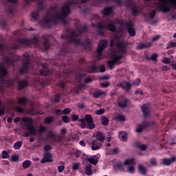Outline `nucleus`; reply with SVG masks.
<instances>
[{
  "instance_id": "cd10ccee",
  "label": "nucleus",
  "mask_w": 176,
  "mask_h": 176,
  "mask_svg": "<svg viewBox=\"0 0 176 176\" xmlns=\"http://www.w3.org/2000/svg\"><path fill=\"white\" fill-rule=\"evenodd\" d=\"M123 58V54H120V55H118L116 54H114L112 57V60L114 61L116 64H117L118 61L120 60H122Z\"/></svg>"
},
{
  "instance_id": "412c9836",
  "label": "nucleus",
  "mask_w": 176,
  "mask_h": 176,
  "mask_svg": "<svg viewBox=\"0 0 176 176\" xmlns=\"http://www.w3.org/2000/svg\"><path fill=\"white\" fill-rule=\"evenodd\" d=\"M18 90H23L25 87H28V81L27 80H21L18 82Z\"/></svg>"
},
{
  "instance_id": "4be33fe9",
  "label": "nucleus",
  "mask_w": 176,
  "mask_h": 176,
  "mask_svg": "<svg viewBox=\"0 0 176 176\" xmlns=\"http://www.w3.org/2000/svg\"><path fill=\"white\" fill-rule=\"evenodd\" d=\"M92 96L94 98H100V97H102V96H107V91H101L100 89H98V90L94 91L92 94Z\"/></svg>"
},
{
  "instance_id": "9b49d317",
  "label": "nucleus",
  "mask_w": 176,
  "mask_h": 176,
  "mask_svg": "<svg viewBox=\"0 0 176 176\" xmlns=\"http://www.w3.org/2000/svg\"><path fill=\"white\" fill-rule=\"evenodd\" d=\"M85 123L87 124V129L89 130H93L96 129V124H94V120L90 114L85 115Z\"/></svg>"
},
{
  "instance_id": "7c9ffc66",
  "label": "nucleus",
  "mask_w": 176,
  "mask_h": 176,
  "mask_svg": "<svg viewBox=\"0 0 176 176\" xmlns=\"http://www.w3.org/2000/svg\"><path fill=\"white\" fill-rule=\"evenodd\" d=\"M53 122H54V117H53L52 116L46 117L44 119L45 124H51V123H53Z\"/></svg>"
},
{
  "instance_id": "dca6fc26",
  "label": "nucleus",
  "mask_w": 176,
  "mask_h": 176,
  "mask_svg": "<svg viewBox=\"0 0 176 176\" xmlns=\"http://www.w3.org/2000/svg\"><path fill=\"white\" fill-rule=\"evenodd\" d=\"M53 162V155L49 152L45 153L43 157L42 158L41 163L45 164V163Z\"/></svg>"
},
{
  "instance_id": "864d4df0",
  "label": "nucleus",
  "mask_w": 176,
  "mask_h": 176,
  "mask_svg": "<svg viewBox=\"0 0 176 176\" xmlns=\"http://www.w3.org/2000/svg\"><path fill=\"white\" fill-rule=\"evenodd\" d=\"M82 155V151L77 150L74 152V156L75 157H77V159H79Z\"/></svg>"
},
{
  "instance_id": "c756f323",
  "label": "nucleus",
  "mask_w": 176,
  "mask_h": 176,
  "mask_svg": "<svg viewBox=\"0 0 176 176\" xmlns=\"http://www.w3.org/2000/svg\"><path fill=\"white\" fill-rule=\"evenodd\" d=\"M87 162H89L91 164H94L96 166L97 163H98V160L96 158V157H89L87 158Z\"/></svg>"
},
{
  "instance_id": "09e8293b",
  "label": "nucleus",
  "mask_w": 176,
  "mask_h": 176,
  "mask_svg": "<svg viewBox=\"0 0 176 176\" xmlns=\"http://www.w3.org/2000/svg\"><path fill=\"white\" fill-rule=\"evenodd\" d=\"M79 3V0H72L70 2L65 5V6H69V8L72 5H78Z\"/></svg>"
},
{
  "instance_id": "5701e85b",
  "label": "nucleus",
  "mask_w": 176,
  "mask_h": 176,
  "mask_svg": "<svg viewBox=\"0 0 176 176\" xmlns=\"http://www.w3.org/2000/svg\"><path fill=\"white\" fill-rule=\"evenodd\" d=\"M131 83L127 82L125 81L124 82H121L120 84V87H122L125 91H129V90H131Z\"/></svg>"
},
{
  "instance_id": "0e129e2a",
  "label": "nucleus",
  "mask_w": 176,
  "mask_h": 176,
  "mask_svg": "<svg viewBox=\"0 0 176 176\" xmlns=\"http://www.w3.org/2000/svg\"><path fill=\"white\" fill-rule=\"evenodd\" d=\"M135 170V168H134L133 166H131L128 168V171L129 173H130L131 174H134V171Z\"/></svg>"
},
{
  "instance_id": "aec40b11",
  "label": "nucleus",
  "mask_w": 176,
  "mask_h": 176,
  "mask_svg": "<svg viewBox=\"0 0 176 176\" xmlns=\"http://www.w3.org/2000/svg\"><path fill=\"white\" fill-rule=\"evenodd\" d=\"M175 160V157H172L170 158H164L162 160L161 164H163V166H171V164L174 163Z\"/></svg>"
},
{
  "instance_id": "a18cd8bd",
  "label": "nucleus",
  "mask_w": 176,
  "mask_h": 176,
  "mask_svg": "<svg viewBox=\"0 0 176 176\" xmlns=\"http://www.w3.org/2000/svg\"><path fill=\"white\" fill-rule=\"evenodd\" d=\"M61 119L64 123H69L71 122V118L68 116H63L61 117Z\"/></svg>"
},
{
  "instance_id": "5fc2aeb1",
  "label": "nucleus",
  "mask_w": 176,
  "mask_h": 176,
  "mask_svg": "<svg viewBox=\"0 0 176 176\" xmlns=\"http://www.w3.org/2000/svg\"><path fill=\"white\" fill-rule=\"evenodd\" d=\"M148 16L151 19H153L155 17H156V11L153 10L149 14Z\"/></svg>"
},
{
  "instance_id": "4468645a",
  "label": "nucleus",
  "mask_w": 176,
  "mask_h": 176,
  "mask_svg": "<svg viewBox=\"0 0 176 176\" xmlns=\"http://www.w3.org/2000/svg\"><path fill=\"white\" fill-rule=\"evenodd\" d=\"M155 124V122H146L144 121L142 122V124L138 125V126L136 129L137 133H142L144 131V129L146 127H151V126H153Z\"/></svg>"
},
{
  "instance_id": "3c124183",
  "label": "nucleus",
  "mask_w": 176,
  "mask_h": 176,
  "mask_svg": "<svg viewBox=\"0 0 176 176\" xmlns=\"http://www.w3.org/2000/svg\"><path fill=\"white\" fill-rule=\"evenodd\" d=\"M71 113V110L69 108H65L62 111V115H69Z\"/></svg>"
},
{
  "instance_id": "423d86ee",
  "label": "nucleus",
  "mask_w": 176,
  "mask_h": 176,
  "mask_svg": "<svg viewBox=\"0 0 176 176\" xmlns=\"http://www.w3.org/2000/svg\"><path fill=\"white\" fill-rule=\"evenodd\" d=\"M104 141H105V135L102 131H98L96 133V139L91 143L92 151H98L102 146Z\"/></svg>"
},
{
  "instance_id": "2eb2a0df",
  "label": "nucleus",
  "mask_w": 176,
  "mask_h": 176,
  "mask_svg": "<svg viewBox=\"0 0 176 176\" xmlns=\"http://www.w3.org/2000/svg\"><path fill=\"white\" fill-rule=\"evenodd\" d=\"M127 6L129 7V9H131V14L134 17H135L137 14L140 13V10H138V8H137V6L134 5V2L129 1L127 3Z\"/></svg>"
},
{
  "instance_id": "a878e982",
  "label": "nucleus",
  "mask_w": 176,
  "mask_h": 176,
  "mask_svg": "<svg viewBox=\"0 0 176 176\" xmlns=\"http://www.w3.org/2000/svg\"><path fill=\"white\" fill-rule=\"evenodd\" d=\"M91 74H97L100 72V67H98L97 64L93 63L89 67Z\"/></svg>"
},
{
  "instance_id": "680f3d73",
  "label": "nucleus",
  "mask_w": 176,
  "mask_h": 176,
  "mask_svg": "<svg viewBox=\"0 0 176 176\" xmlns=\"http://www.w3.org/2000/svg\"><path fill=\"white\" fill-rule=\"evenodd\" d=\"M105 112V109L102 108L96 111V115H102Z\"/></svg>"
},
{
  "instance_id": "393cba45",
  "label": "nucleus",
  "mask_w": 176,
  "mask_h": 176,
  "mask_svg": "<svg viewBox=\"0 0 176 176\" xmlns=\"http://www.w3.org/2000/svg\"><path fill=\"white\" fill-rule=\"evenodd\" d=\"M113 12L112 7H105L102 11L103 16H108Z\"/></svg>"
},
{
  "instance_id": "1a4fd4ad",
  "label": "nucleus",
  "mask_w": 176,
  "mask_h": 176,
  "mask_svg": "<svg viewBox=\"0 0 176 176\" xmlns=\"http://www.w3.org/2000/svg\"><path fill=\"white\" fill-rule=\"evenodd\" d=\"M30 58V54H23V61L22 63V66L19 70V74H27V72H28V69H30V67H31Z\"/></svg>"
},
{
  "instance_id": "ea45409f",
  "label": "nucleus",
  "mask_w": 176,
  "mask_h": 176,
  "mask_svg": "<svg viewBox=\"0 0 176 176\" xmlns=\"http://www.w3.org/2000/svg\"><path fill=\"white\" fill-rule=\"evenodd\" d=\"M130 164H135V162H134V159L133 158L127 159L124 162V166H130Z\"/></svg>"
},
{
  "instance_id": "a211bd4d",
  "label": "nucleus",
  "mask_w": 176,
  "mask_h": 176,
  "mask_svg": "<svg viewBox=\"0 0 176 176\" xmlns=\"http://www.w3.org/2000/svg\"><path fill=\"white\" fill-rule=\"evenodd\" d=\"M43 69H41L39 72L40 76H50L52 75V71L47 69V66L46 65H43Z\"/></svg>"
},
{
  "instance_id": "8fccbe9b",
  "label": "nucleus",
  "mask_w": 176,
  "mask_h": 176,
  "mask_svg": "<svg viewBox=\"0 0 176 176\" xmlns=\"http://www.w3.org/2000/svg\"><path fill=\"white\" fill-rule=\"evenodd\" d=\"M52 146L49 144H45L43 146V151H45V152L46 153L49 152L50 151H52Z\"/></svg>"
},
{
  "instance_id": "ddd939ff",
  "label": "nucleus",
  "mask_w": 176,
  "mask_h": 176,
  "mask_svg": "<svg viewBox=\"0 0 176 176\" xmlns=\"http://www.w3.org/2000/svg\"><path fill=\"white\" fill-rule=\"evenodd\" d=\"M108 46V41L107 40H101L98 44V49L96 50V52L98 54V56H102V52L104 51V49H105Z\"/></svg>"
},
{
  "instance_id": "c03bdc74",
  "label": "nucleus",
  "mask_w": 176,
  "mask_h": 176,
  "mask_svg": "<svg viewBox=\"0 0 176 176\" xmlns=\"http://www.w3.org/2000/svg\"><path fill=\"white\" fill-rule=\"evenodd\" d=\"M115 167H116V168H117L120 171H123V170H124V168H123V164H122V162H117L115 165Z\"/></svg>"
},
{
  "instance_id": "f03ea898",
  "label": "nucleus",
  "mask_w": 176,
  "mask_h": 176,
  "mask_svg": "<svg viewBox=\"0 0 176 176\" xmlns=\"http://www.w3.org/2000/svg\"><path fill=\"white\" fill-rule=\"evenodd\" d=\"M14 36H15L16 40L15 41V43L12 45V47L13 49H20L22 46V45H26L27 46H30L31 43L34 45V46H38L41 50H43V52H47L49 50V48L50 47V41H49V38L46 35H43L42 36L43 40V44L41 46L39 45V39L38 37H33L32 41H30L27 38H20L19 36H21L20 34V31L16 30L13 32Z\"/></svg>"
},
{
  "instance_id": "de8ad7c7",
  "label": "nucleus",
  "mask_w": 176,
  "mask_h": 176,
  "mask_svg": "<svg viewBox=\"0 0 176 176\" xmlns=\"http://www.w3.org/2000/svg\"><path fill=\"white\" fill-rule=\"evenodd\" d=\"M107 64H108V66L109 67L110 69H113V67H115V64H116V63H115L114 60H113L111 59V60L107 61Z\"/></svg>"
},
{
  "instance_id": "e433bc0d",
  "label": "nucleus",
  "mask_w": 176,
  "mask_h": 176,
  "mask_svg": "<svg viewBox=\"0 0 176 176\" xmlns=\"http://www.w3.org/2000/svg\"><path fill=\"white\" fill-rule=\"evenodd\" d=\"M78 122H80L81 129H86L87 128L86 116H85V119H80V120H78Z\"/></svg>"
},
{
  "instance_id": "bf43d9fd",
  "label": "nucleus",
  "mask_w": 176,
  "mask_h": 176,
  "mask_svg": "<svg viewBox=\"0 0 176 176\" xmlns=\"http://www.w3.org/2000/svg\"><path fill=\"white\" fill-rule=\"evenodd\" d=\"M132 83L134 86H139V85L141 83V80L140 78H138L133 80Z\"/></svg>"
},
{
  "instance_id": "9d476101",
  "label": "nucleus",
  "mask_w": 176,
  "mask_h": 176,
  "mask_svg": "<svg viewBox=\"0 0 176 176\" xmlns=\"http://www.w3.org/2000/svg\"><path fill=\"white\" fill-rule=\"evenodd\" d=\"M158 3H156L157 9L159 12L163 13H167L171 10L170 6H168V2L167 0H158Z\"/></svg>"
},
{
  "instance_id": "b1692460",
  "label": "nucleus",
  "mask_w": 176,
  "mask_h": 176,
  "mask_svg": "<svg viewBox=\"0 0 176 176\" xmlns=\"http://www.w3.org/2000/svg\"><path fill=\"white\" fill-rule=\"evenodd\" d=\"M2 60L6 65H14V60L10 58L8 56L3 57Z\"/></svg>"
},
{
  "instance_id": "c85d7f7f",
  "label": "nucleus",
  "mask_w": 176,
  "mask_h": 176,
  "mask_svg": "<svg viewBox=\"0 0 176 176\" xmlns=\"http://www.w3.org/2000/svg\"><path fill=\"white\" fill-rule=\"evenodd\" d=\"M88 30L89 29L87 28V25H84L80 29L77 30L76 34H78V36L82 35V34H85V33L87 32Z\"/></svg>"
},
{
  "instance_id": "f257e3e1",
  "label": "nucleus",
  "mask_w": 176,
  "mask_h": 176,
  "mask_svg": "<svg viewBox=\"0 0 176 176\" xmlns=\"http://www.w3.org/2000/svg\"><path fill=\"white\" fill-rule=\"evenodd\" d=\"M58 7L54 6L50 8V12L47 13L43 18V20L40 21L39 24L41 25H48L51 27L52 24H57L58 20H61L63 24H68V21L65 19V17L69 16L71 13V8L68 6H62V14L57 13L54 14L56 10Z\"/></svg>"
},
{
  "instance_id": "72a5a7b5",
  "label": "nucleus",
  "mask_w": 176,
  "mask_h": 176,
  "mask_svg": "<svg viewBox=\"0 0 176 176\" xmlns=\"http://www.w3.org/2000/svg\"><path fill=\"white\" fill-rule=\"evenodd\" d=\"M138 170L142 175H146V168L142 165L138 166Z\"/></svg>"
},
{
  "instance_id": "2f4dec72",
  "label": "nucleus",
  "mask_w": 176,
  "mask_h": 176,
  "mask_svg": "<svg viewBox=\"0 0 176 176\" xmlns=\"http://www.w3.org/2000/svg\"><path fill=\"white\" fill-rule=\"evenodd\" d=\"M127 98H124L122 102L118 103V106L120 108H127Z\"/></svg>"
},
{
  "instance_id": "a19ab883",
  "label": "nucleus",
  "mask_w": 176,
  "mask_h": 176,
  "mask_svg": "<svg viewBox=\"0 0 176 176\" xmlns=\"http://www.w3.org/2000/svg\"><path fill=\"white\" fill-rule=\"evenodd\" d=\"M60 100H61V95H60V94H57L52 98V102L58 103V102H60Z\"/></svg>"
},
{
  "instance_id": "49530a36",
  "label": "nucleus",
  "mask_w": 176,
  "mask_h": 176,
  "mask_svg": "<svg viewBox=\"0 0 176 176\" xmlns=\"http://www.w3.org/2000/svg\"><path fill=\"white\" fill-rule=\"evenodd\" d=\"M148 47H149V45L146 43H140L138 46V49H139V50H142V49H146Z\"/></svg>"
},
{
  "instance_id": "e2e57ef3",
  "label": "nucleus",
  "mask_w": 176,
  "mask_h": 176,
  "mask_svg": "<svg viewBox=\"0 0 176 176\" xmlns=\"http://www.w3.org/2000/svg\"><path fill=\"white\" fill-rule=\"evenodd\" d=\"M72 170H79V163L76 162L73 164Z\"/></svg>"
},
{
  "instance_id": "f704fd0d",
  "label": "nucleus",
  "mask_w": 176,
  "mask_h": 176,
  "mask_svg": "<svg viewBox=\"0 0 176 176\" xmlns=\"http://www.w3.org/2000/svg\"><path fill=\"white\" fill-rule=\"evenodd\" d=\"M32 162L30 160H26L22 163V167L23 168H30L31 166Z\"/></svg>"
},
{
  "instance_id": "338daca9",
  "label": "nucleus",
  "mask_w": 176,
  "mask_h": 176,
  "mask_svg": "<svg viewBox=\"0 0 176 176\" xmlns=\"http://www.w3.org/2000/svg\"><path fill=\"white\" fill-rule=\"evenodd\" d=\"M11 162H19V156H17V155H12L11 157Z\"/></svg>"
},
{
  "instance_id": "7ed1b4c3",
  "label": "nucleus",
  "mask_w": 176,
  "mask_h": 176,
  "mask_svg": "<svg viewBox=\"0 0 176 176\" xmlns=\"http://www.w3.org/2000/svg\"><path fill=\"white\" fill-rule=\"evenodd\" d=\"M68 32V35H63L62 38L63 39H66V47L61 48L59 51V54L60 56H67L68 53L69 52V49H68V45L69 43H76V45H81V46H90L91 43L90 41L87 40L85 42H82L80 39L78 38V33L72 30L69 31V30H67Z\"/></svg>"
},
{
  "instance_id": "58836bf2",
  "label": "nucleus",
  "mask_w": 176,
  "mask_h": 176,
  "mask_svg": "<svg viewBox=\"0 0 176 176\" xmlns=\"http://www.w3.org/2000/svg\"><path fill=\"white\" fill-rule=\"evenodd\" d=\"M6 49V45L4 43H0V54L3 56V53H5V50Z\"/></svg>"
},
{
  "instance_id": "0eeeda50",
  "label": "nucleus",
  "mask_w": 176,
  "mask_h": 176,
  "mask_svg": "<svg viewBox=\"0 0 176 176\" xmlns=\"http://www.w3.org/2000/svg\"><path fill=\"white\" fill-rule=\"evenodd\" d=\"M117 23H118L120 27L127 30L128 33L130 36H135V29H134V23L130 21H126V19H119L117 21Z\"/></svg>"
},
{
  "instance_id": "6ab92c4d",
  "label": "nucleus",
  "mask_w": 176,
  "mask_h": 176,
  "mask_svg": "<svg viewBox=\"0 0 176 176\" xmlns=\"http://www.w3.org/2000/svg\"><path fill=\"white\" fill-rule=\"evenodd\" d=\"M118 48L119 52H120L121 54H126L127 53V48L126 47V44L123 41H120L117 43L116 45Z\"/></svg>"
},
{
  "instance_id": "052dcab7",
  "label": "nucleus",
  "mask_w": 176,
  "mask_h": 176,
  "mask_svg": "<svg viewBox=\"0 0 176 176\" xmlns=\"http://www.w3.org/2000/svg\"><path fill=\"white\" fill-rule=\"evenodd\" d=\"M157 57H158L157 54L154 53V54L151 56V60L152 61H157Z\"/></svg>"
},
{
  "instance_id": "6e6d98bb",
  "label": "nucleus",
  "mask_w": 176,
  "mask_h": 176,
  "mask_svg": "<svg viewBox=\"0 0 176 176\" xmlns=\"http://www.w3.org/2000/svg\"><path fill=\"white\" fill-rule=\"evenodd\" d=\"M117 119L118 120H120V122H124V120H126V117L123 115H118Z\"/></svg>"
},
{
  "instance_id": "69168bd1",
  "label": "nucleus",
  "mask_w": 176,
  "mask_h": 176,
  "mask_svg": "<svg viewBox=\"0 0 176 176\" xmlns=\"http://www.w3.org/2000/svg\"><path fill=\"white\" fill-rule=\"evenodd\" d=\"M162 63L164 64H170V63H171V61L170 60V58H168L167 57H164V59L162 60Z\"/></svg>"
},
{
  "instance_id": "bb28decb",
  "label": "nucleus",
  "mask_w": 176,
  "mask_h": 176,
  "mask_svg": "<svg viewBox=\"0 0 176 176\" xmlns=\"http://www.w3.org/2000/svg\"><path fill=\"white\" fill-rule=\"evenodd\" d=\"M18 102L20 105H23V107H27V104H28V98L26 97H21L18 99Z\"/></svg>"
},
{
  "instance_id": "6e6552de",
  "label": "nucleus",
  "mask_w": 176,
  "mask_h": 176,
  "mask_svg": "<svg viewBox=\"0 0 176 176\" xmlns=\"http://www.w3.org/2000/svg\"><path fill=\"white\" fill-rule=\"evenodd\" d=\"M8 74L6 67L0 64V75L1 76L0 79V90H2L3 87H6V86H10V83H13L11 80H5V76H8Z\"/></svg>"
},
{
  "instance_id": "79ce46f5",
  "label": "nucleus",
  "mask_w": 176,
  "mask_h": 176,
  "mask_svg": "<svg viewBox=\"0 0 176 176\" xmlns=\"http://www.w3.org/2000/svg\"><path fill=\"white\" fill-rule=\"evenodd\" d=\"M22 146H23V142L21 141H18L14 143L13 148L14 149L19 150L20 149V148H21Z\"/></svg>"
},
{
  "instance_id": "603ef678",
  "label": "nucleus",
  "mask_w": 176,
  "mask_h": 176,
  "mask_svg": "<svg viewBox=\"0 0 176 176\" xmlns=\"http://www.w3.org/2000/svg\"><path fill=\"white\" fill-rule=\"evenodd\" d=\"M1 156L3 159H8L9 158V153L6 151H3Z\"/></svg>"
},
{
  "instance_id": "f3484780",
  "label": "nucleus",
  "mask_w": 176,
  "mask_h": 176,
  "mask_svg": "<svg viewBox=\"0 0 176 176\" xmlns=\"http://www.w3.org/2000/svg\"><path fill=\"white\" fill-rule=\"evenodd\" d=\"M141 111L144 118L148 117L149 115V113L151 112V104L149 103L143 104L141 107Z\"/></svg>"
},
{
  "instance_id": "774afa93",
  "label": "nucleus",
  "mask_w": 176,
  "mask_h": 176,
  "mask_svg": "<svg viewBox=\"0 0 176 176\" xmlns=\"http://www.w3.org/2000/svg\"><path fill=\"white\" fill-rule=\"evenodd\" d=\"M0 27H2V28H6V21H0Z\"/></svg>"
},
{
  "instance_id": "473e14b6",
  "label": "nucleus",
  "mask_w": 176,
  "mask_h": 176,
  "mask_svg": "<svg viewBox=\"0 0 176 176\" xmlns=\"http://www.w3.org/2000/svg\"><path fill=\"white\" fill-rule=\"evenodd\" d=\"M118 137L121 141H127V133L126 132H120Z\"/></svg>"
},
{
  "instance_id": "f8f14e48",
  "label": "nucleus",
  "mask_w": 176,
  "mask_h": 176,
  "mask_svg": "<svg viewBox=\"0 0 176 176\" xmlns=\"http://www.w3.org/2000/svg\"><path fill=\"white\" fill-rule=\"evenodd\" d=\"M38 8L34 10L31 14V17L34 19V20H38V19H39V12H41V10H43L44 9L43 2H38Z\"/></svg>"
},
{
  "instance_id": "39448f33",
  "label": "nucleus",
  "mask_w": 176,
  "mask_h": 176,
  "mask_svg": "<svg viewBox=\"0 0 176 176\" xmlns=\"http://www.w3.org/2000/svg\"><path fill=\"white\" fill-rule=\"evenodd\" d=\"M96 28H97L98 34L100 36H102L104 34L103 30L111 31V32H116V23L111 19L106 21L104 24H102L101 22L97 23L96 24Z\"/></svg>"
},
{
  "instance_id": "4d7b16f0",
  "label": "nucleus",
  "mask_w": 176,
  "mask_h": 176,
  "mask_svg": "<svg viewBox=\"0 0 176 176\" xmlns=\"http://www.w3.org/2000/svg\"><path fill=\"white\" fill-rule=\"evenodd\" d=\"M58 86L61 87V89H65V83L63 80H59L58 82Z\"/></svg>"
},
{
  "instance_id": "37998d69",
  "label": "nucleus",
  "mask_w": 176,
  "mask_h": 176,
  "mask_svg": "<svg viewBox=\"0 0 176 176\" xmlns=\"http://www.w3.org/2000/svg\"><path fill=\"white\" fill-rule=\"evenodd\" d=\"M47 137L50 139H52V141H56L55 137H56V134H54V132H53V131H50L47 133Z\"/></svg>"
},
{
  "instance_id": "4c0bfd02",
  "label": "nucleus",
  "mask_w": 176,
  "mask_h": 176,
  "mask_svg": "<svg viewBox=\"0 0 176 176\" xmlns=\"http://www.w3.org/2000/svg\"><path fill=\"white\" fill-rule=\"evenodd\" d=\"M85 174L86 175H91L93 174V172H91V165L85 166Z\"/></svg>"
},
{
  "instance_id": "20e7f679",
  "label": "nucleus",
  "mask_w": 176,
  "mask_h": 176,
  "mask_svg": "<svg viewBox=\"0 0 176 176\" xmlns=\"http://www.w3.org/2000/svg\"><path fill=\"white\" fill-rule=\"evenodd\" d=\"M23 126L27 127V131L30 133L31 135H36V133L43 134L45 131L47 130V128L43 125H41L39 129L36 131V128L32 124L34 123V120L29 117H23L21 119Z\"/></svg>"
},
{
  "instance_id": "13d9d810",
  "label": "nucleus",
  "mask_w": 176,
  "mask_h": 176,
  "mask_svg": "<svg viewBox=\"0 0 176 176\" xmlns=\"http://www.w3.org/2000/svg\"><path fill=\"white\" fill-rule=\"evenodd\" d=\"M150 163L151 166H157V162L156 161V158H151L150 160Z\"/></svg>"
},
{
  "instance_id": "c9c22d12",
  "label": "nucleus",
  "mask_w": 176,
  "mask_h": 176,
  "mask_svg": "<svg viewBox=\"0 0 176 176\" xmlns=\"http://www.w3.org/2000/svg\"><path fill=\"white\" fill-rule=\"evenodd\" d=\"M101 123L102 126H108V124H109V119L105 116H103L101 118Z\"/></svg>"
}]
</instances>
